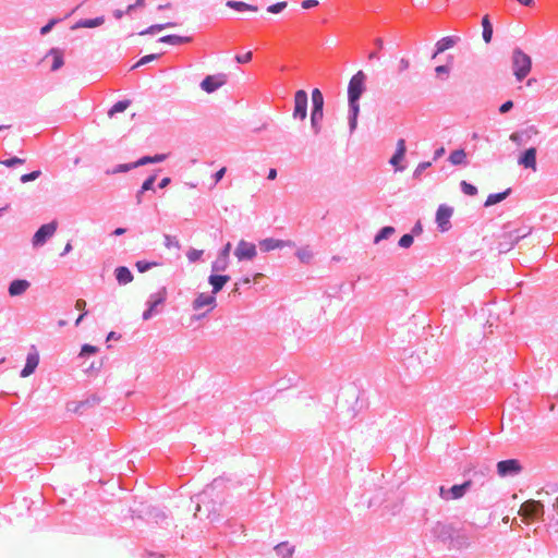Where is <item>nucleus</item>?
<instances>
[{"label": "nucleus", "mask_w": 558, "mask_h": 558, "mask_svg": "<svg viewBox=\"0 0 558 558\" xmlns=\"http://www.w3.org/2000/svg\"><path fill=\"white\" fill-rule=\"evenodd\" d=\"M302 8L305 9V10H310L312 8H315L318 5V1L317 0H304L302 3H301Z\"/></svg>", "instance_id": "obj_59"}, {"label": "nucleus", "mask_w": 558, "mask_h": 558, "mask_svg": "<svg viewBox=\"0 0 558 558\" xmlns=\"http://www.w3.org/2000/svg\"><path fill=\"white\" fill-rule=\"evenodd\" d=\"M101 398L98 395L93 393L86 399L77 402L73 411L76 413H83L86 409L94 408L95 405L99 404Z\"/></svg>", "instance_id": "obj_23"}, {"label": "nucleus", "mask_w": 558, "mask_h": 558, "mask_svg": "<svg viewBox=\"0 0 558 558\" xmlns=\"http://www.w3.org/2000/svg\"><path fill=\"white\" fill-rule=\"evenodd\" d=\"M105 23V16H97L94 19H81L71 28H94Z\"/></svg>", "instance_id": "obj_25"}, {"label": "nucleus", "mask_w": 558, "mask_h": 558, "mask_svg": "<svg viewBox=\"0 0 558 558\" xmlns=\"http://www.w3.org/2000/svg\"><path fill=\"white\" fill-rule=\"evenodd\" d=\"M85 307H86V301L85 300L78 299L75 302V308L78 310V311H82V313L86 312Z\"/></svg>", "instance_id": "obj_62"}, {"label": "nucleus", "mask_w": 558, "mask_h": 558, "mask_svg": "<svg viewBox=\"0 0 558 558\" xmlns=\"http://www.w3.org/2000/svg\"><path fill=\"white\" fill-rule=\"evenodd\" d=\"M456 533V527L451 523L437 521L429 530V533L426 534L434 542H439L446 545L448 548L450 543L453 539V534Z\"/></svg>", "instance_id": "obj_4"}, {"label": "nucleus", "mask_w": 558, "mask_h": 558, "mask_svg": "<svg viewBox=\"0 0 558 558\" xmlns=\"http://www.w3.org/2000/svg\"><path fill=\"white\" fill-rule=\"evenodd\" d=\"M538 133V130L535 125H529L526 129L513 132L510 135V141L514 143L518 146H521L525 143H527L533 135H536Z\"/></svg>", "instance_id": "obj_15"}, {"label": "nucleus", "mask_w": 558, "mask_h": 558, "mask_svg": "<svg viewBox=\"0 0 558 558\" xmlns=\"http://www.w3.org/2000/svg\"><path fill=\"white\" fill-rule=\"evenodd\" d=\"M511 192H512V189L508 187L502 192L489 194L484 203V206L490 207L493 205H496V204L505 201L511 194Z\"/></svg>", "instance_id": "obj_28"}, {"label": "nucleus", "mask_w": 558, "mask_h": 558, "mask_svg": "<svg viewBox=\"0 0 558 558\" xmlns=\"http://www.w3.org/2000/svg\"><path fill=\"white\" fill-rule=\"evenodd\" d=\"M290 244H291L290 241L267 238L259 242V247L263 252H270L272 250L282 248L286 245H290Z\"/></svg>", "instance_id": "obj_22"}, {"label": "nucleus", "mask_w": 558, "mask_h": 558, "mask_svg": "<svg viewBox=\"0 0 558 558\" xmlns=\"http://www.w3.org/2000/svg\"><path fill=\"white\" fill-rule=\"evenodd\" d=\"M29 287L31 283L26 279H14L8 287V293L12 298L21 296L28 290Z\"/></svg>", "instance_id": "obj_18"}, {"label": "nucleus", "mask_w": 558, "mask_h": 558, "mask_svg": "<svg viewBox=\"0 0 558 558\" xmlns=\"http://www.w3.org/2000/svg\"><path fill=\"white\" fill-rule=\"evenodd\" d=\"M227 169L225 167H222L221 169H219L215 174H214V180H215V183H218L225 175Z\"/></svg>", "instance_id": "obj_60"}, {"label": "nucleus", "mask_w": 558, "mask_h": 558, "mask_svg": "<svg viewBox=\"0 0 558 558\" xmlns=\"http://www.w3.org/2000/svg\"><path fill=\"white\" fill-rule=\"evenodd\" d=\"M227 83V75L223 73H219L216 75H207L202 82H201V88L211 94L219 89L221 86H223Z\"/></svg>", "instance_id": "obj_12"}, {"label": "nucleus", "mask_w": 558, "mask_h": 558, "mask_svg": "<svg viewBox=\"0 0 558 558\" xmlns=\"http://www.w3.org/2000/svg\"><path fill=\"white\" fill-rule=\"evenodd\" d=\"M61 19H51L46 25L40 28V35L45 36L51 32L53 26L58 24Z\"/></svg>", "instance_id": "obj_53"}, {"label": "nucleus", "mask_w": 558, "mask_h": 558, "mask_svg": "<svg viewBox=\"0 0 558 558\" xmlns=\"http://www.w3.org/2000/svg\"><path fill=\"white\" fill-rule=\"evenodd\" d=\"M131 105L130 100H120L116 102L109 110L108 114L110 117L114 116L116 113L123 112L128 109V107Z\"/></svg>", "instance_id": "obj_42"}, {"label": "nucleus", "mask_w": 558, "mask_h": 558, "mask_svg": "<svg viewBox=\"0 0 558 558\" xmlns=\"http://www.w3.org/2000/svg\"><path fill=\"white\" fill-rule=\"evenodd\" d=\"M366 75L363 71H357L350 80L348 85L349 113L348 122L350 133H353L357 126V117L360 113L359 100L365 92Z\"/></svg>", "instance_id": "obj_1"}, {"label": "nucleus", "mask_w": 558, "mask_h": 558, "mask_svg": "<svg viewBox=\"0 0 558 558\" xmlns=\"http://www.w3.org/2000/svg\"><path fill=\"white\" fill-rule=\"evenodd\" d=\"M460 190L463 194L468 196H475L478 193L477 187L465 180H462L460 182Z\"/></svg>", "instance_id": "obj_41"}, {"label": "nucleus", "mask_w": 558, "mask_h": 558, "mask_svg": "<svg viewBox=\"0 0 558 558\" xmlns=\"http://www.w3.org/2000/svg\"><path fill=\"white\" fill-rule=\"evenodd\" d=\"M216 304H217V302H216L215 294L198 293L192 303V307L194 311H199L201 308H203L205 306H209L210 308H214L216 306Z\"/></svg>", "instance_id": "obj_17"}, {"label": "nucleus", "mask_w": 558, "mask_h": 558, "mask_svg": "<svg viewBox=\"0 0 558 558\" xmlns=\"http://www.w3.org/2000/svg\"><path fill=\"white\" fill-rule=\"evenodd\" d=\"M171 183V179L166 177L163 179H161V181L158 183V187L159 189H165L167 187L169 184Z\"/></svg>", "instance_id": "obj_63"}, {"label": "nucleus", "mask_w": 558, "mask_h": 558, "mask_svg": "<svg viewBox=\"0 0 558 558\" xmlns=\"http://www.w3.org/2000/svg\"><path fill=\"white\" fill-rule=\"evenodd\" d=\"M396 232V229L391 226L383 227L375 235L374 243L377 244L383 240L389 239L393 233Z\"/></svg>", "instance_id": "obj_39"}, {"label": "nucleus", "mask_w": 558, "mask_h": 558, "mask_svg": "<svg viewBox=\"0 0 558 558\" xmlns=\"http://www.w3.org/2000/svg\"><path fill=\"white\" fill-rule=\"evenodd\" d=\"M231 251V243L228 242L219 252L218 256L229 259V254Z\"/></svg>", "instance_id": "obj_58"}, {"label": "nucleus", "mask_w": 558, "mask_h": 558, "mask_svg": "<svg viewBox=\"0 0 558 558\" xmlns=\"http://www.w3.org/2000/svg\"><path fill=\"white\" fill-rule=\"evenodd\" d=\"M175 26V23H172V22H168V23H165V24H155V25H151L149 27H147L146 29L140 32V35H148V34H155L157 32H160L165 28H168V27H173Z\"/></svg>", "instance_id": "obj_40"}, {"label": "nucleus", "mask_w": 558, "mask_h": 558, "mask_svg": "<svg viewBox=\"0 0 558 558\" xmlns=\"http://www.w3.org/2000/svg\"><path fill=\"white\" fill-rule=\"evenodd\" d=\"M307 93L303 89H299L294 94V109L293 118L298 120H305L307 117Z\"/></svg>", "instance_id": "obj_11"}, {"label": "nucleus", "mask_w": 558, "mask_h": 558, "mask_svg": "<svg viewBox=\"0 0 558 558\" xmlns=\"http://www.w3.org/2000/svg\"><path fill=\"white\" fill-rule=\"evenodd\" d=\"M536 156L537 149L535 147H529L524 149L518 158V163L525 169H536Z\"/></svg>", "instance_id": "obj_14"}, {"label": "nucleus", "mask_w": 558, "mask_h": 558, "mask_svg": "<svg viewBox=\"0 0 558 558\" xmlns=\"http://www.w3.org/2000/svg\"><path fill=\"white\" fill-rule=\"evenodd\" d=\"M134 165L135 162L118 165L116 168L112 169L111 173L116 174L121 172H128L134 168H137V166Z\"/></svg>", "instance_id": "obj_51"}, {"label": "nucleus", "mask_w": 558, "mask_h": 558, "mask_svg": "<svg viewBox=\"0 0 558 558\" xmlns=\"http://www.w3.org/2000/svg\"><path fill=\"white\" fill-rule=\"evenodd\" d=\"M160 54L158 53H151V54H146L144 57H142L134 65H133V69L135 68H138V66H142V65H145L156 59L159 58Z\"/></svg>", "instance_id": "obj_47"}, {"label": "nucleus", "mask_w": 558, "mask_h": 558, "mask_svg": "<svg viewBox=\"0 0 558 558\" xmlns=\"http://www.w3.org/2000/svg\"><path fill=\"white\" fill-rule=\"evenodd\" d=\"M288 3L286 1L277 2L267 8V11L272 14H278L282 12L287 8Z\"/></svg>", "instance_id": "obj_52"}, {"label": "nucleus", "mask_w": 558, "mask_h": 558, "mask_svg": "<svg viewBox=\"0 0 558 558\" xmlns=\"http://www.w3.org/2000/svg\"><path fill=\"white\" fill-rule=\"evenodd\" d=\"M112 15L116 20H121L125 15V12L123 10L117 9L113 10Z\"/></svg>", "instance_id": "obj_64"}, {"label": "nucleus", "mask_w": 558, "mask_h": 558, "mask_svg": "<svg viewBox=\"0 0 558 558\" xmlns=\"http://www.w3.org/2000/svg\"><path fill=\"white\" fill-rule=\"evenodd\" d=\"M405 150V142L401 138L398 141L397 149L389 160V163L395 167L396 171H402L405 168L404 166L400 165L401 160L404 158Z\"/></svg>", "instance_id": "obj_16"}, {"label": "nucleus", "mask_w": 558, "mask_h": 558, "mask_svg": "<svg viewBox=\"0 0 558 558\" xmlns=\"http://www.w3.org/2000/svg\"><path fill=\"white\" fill-rule=\"evenodd\" d=\"M531 231L532 229L530 227H522L504 232L497 244L498 253H508L520 242V240L531 234Z\"/></svg>", "instance_id": "obj_3"}, {"label": "nucleus", "mask_w": 558, "mask_h": 558, "mask_svg": "<svg viewBox=\"0 0 558 558\" xmlns=\"http://www.w3.org/2000/svg\"><path fill=\"white\" fill-rule=\"evenodd\" d=\"M275 551L277 556L281 558H292L294 553V546L289 545L288 542H282L275 546Z\"/></svg>", "instance_id": "obj_36"}, {"label": "nucleus", "mask_w": 558, "mask_h": 558, "mask_svg": "<svg viewBox=\"0 0 558 558\" xmlns=\"http://www.w3.org/2000/svg\"><path fill=\"white\" fill-rule=\"evenodd\" d=\"M226 5L230 9H233L239 12H243V11L256 12L258 10V8L256 5H252V4L245 3L243 1H235V0L227 1Z\"/></svg>", "instance_id": "obj_35"}, {"label": "nucleus", "mask_w": 558, "mask_h": 558, "mask_svg": "<svg viewBox=\"0 0 558 558\" xmlns=\"http://www.w3.org/2000/svg\"><path fill=\"white\" fill-rule=\"evenodd\" d=\"M159 43L169 44V45H183L192 41V37L190 36H180V35H166L158 39Z\"/></svg>", "instance_id": "obj_29"}, {"label": "nucleus", "mask_w": 558, "mask_h": 558, "mask_svg": "<svg viewBox=\"0 0 558 558\" xmlns=\"http://www.w3.org/2000/svg\"><path fill=\"white\" fill-rule=\"evenodd\" d=\"M230 281V276L220 274H210L208 283L213 287L211 293L217 294L220 292L227 282Z\"/></svg>", "instance_id": "obj_20"}, {"label": "nucleus", "mask_w": 558, "mask_h": 558, "mask_svg": "<svg viewBox=\"0 0 558 558\" xmlns=\"http://www.w3.org/2000/svg\"><path fill=\"white\" fill-rule=\"evenodd\" d=\"M435 72L438 77H442V75H448L450 73V65L449 64L437 65L435 68Z\"/></svg>", "instance_id": "obj_56"}, {"label": "nucleus", "mask_w": 558, "mask_h": 558, "mask_svg": "<svg viewBox=\"0 0 558 558\" xmlns=\"http://www.w3.org/2000/svg\"><path fill=\"white\" fill-rule=\"evenodd\" d=\"M409 66H410L409 60L405 58H402L399 62V71L403 72V71L408 70Z\"/></svg>", "instance_id": "obj_61"}, {"label": "nucleus", "mask_w": 558, "mask_h": 558, "mask_svg": "<svg viewBox=\"0 0 558 558\" xmlns=\"http://www.w3.org/2000/svg\"><path fill=\"white\" fill-rule=\"evenodd\" d=\"M168 155L166 154H156L154 156H143L137 161H135L134 166L141 167L146 166L148 163H158L162 162L167 159Z\"/></svg>", "instance_id": "obj_33"}, {"label": "nucleus", "mask_w": 558, "mask_h": 558, "mask_svg": "<svg viewBox=\"0 0 558 558\" xmlns=\"http://www.w3.org/2000/svg\"><path fill=\"white\" fill-rule=\"evenodd\" d=\"M41 174V171L40 170H35V171H32L29 173H25L23 174L21 178H20V181L22 183H27V182H31V181H35L36 179H38Z\"/></svg>", "instance_id": "obj_49"}, {"label": "nucleus", "mask_w": 558, "mask_h": 558, "mask_svg": "<svg viewBox=\"0 0 558 558\" xmlns=\"http://www.w3.org/2000/svg\"><path fill=\"white\" fill-rule=\"evenodd\" d=\"M470 544H471V538L465 533V531L456 529V533L453 534V539L450 543L449 548H454V549L468 548L470 546Z\"/></svg>", "instance_id": "obj_19"}, {"label": "nucleus", "mask_w": 558, "mask_h": 558, "mask_svg": "<svg viewBox=\"0 0 558 558\" xmlns=\"http://www.w3.org/2000/svg\"><path fill=\"white\" fill-rule=\"evenodd\" d=\"M58 228V222L56 220L45 223L38 228L32 239V244L34 247H39L46 244V242L53 236Z\"/></svg>", "instance_id": "obj_7"}, {"label": "nucleus", "mask_w": 558, "mask_h": 558, "mask_svg": "<svg viewBox=\"0 0 558 558\" xmlns=\"http://www.w3.org/2000/svg\"><path fill=\"white\" fill-rule=\"evenodd\" d=\"M24 162H25V160L22 158H19V157H12L9 159L0 160V163L8 168H13L15 166L23 165Z\"/></svg>", "instance_id": "obj_48"}, {"label": "nucleus", "mask_w": 558, "mask_h": 558, "mask_svg": "<svg viewBox=\"0 0 558 558\" xmlns=\"http://www.w3.org/2000/svg\"><path fill=\"white\" fill-rule=\"evenodd\" d=\"M49 54H51L53 57L51 71L56 72L59 69H61L64 64L63 53L59 49L52 48L49 51Z\"/></svg>", "instance_id": "obj_37"}, {"label": "nucleus", "mask_w": 558, "mask_h": 558, "mask_svg": "<svg viewBox=\"0 0 558 558\" xmlns=\"http://www.w3.org/2000/svg\"><path fill=\"white\" fill-rule=\"evenodd\" d=\"M229 266V259L219 257L211 263V274H219L226 271Z\"/></svg>", "instance_id": "obj_38"}, {"label": "nucleus", "mask_w": 558, "mask_h": 558, "mask_svg": "<svg viewBox=\"0 0 558 558\" xmlns=\"http://www.w3.org/2000/svg\"><path fill=\"white\" fill-rule=\"evenodd\" d=\"M459 40V37L456 36H446L439 39L435 45V52L433 53V58L436 57V54L441 53L446 51L447 49L453 47L457 41Z\"/></svg>", "instance_id": "obj_24"}, {"label": "nucleus", "mask_w": 558, "mask_h": 558, "mask_svg": "<svg viewBox=\"0 0 558 558\" xmlns=\"http://www.w3.org/2000/svg\"><path fill=\"white\" fill-rule=\"evenodd\" d=\"M298 258L305 264H308L313 258V252L308 247H302L296 251Z\"/></svg>", "instance_id": "obj_43"}, {"label": "nucleus", "mask_w": 558, "mask_h": 558, "mask_svg": "<svg viewBox=\"0 0 558 558\" xmlns=\"http://www.w3.org/2000/svg\"><path fill=\"white\" fill-rule=\"evenodd\" d=\"M38 363H39L38 353L37 352L28 353L27 357H26V363H25L24 367L22 368L20 376L23 378L31 376L37 368Z\"/></svg>", "instance_id": "obj_21"}, {"label": "nucleus", "mask_w": 558, "mask_h": 558, "mask_svg": "<svg viewBox=\"0 0 558 558\" xmlns=\"http://www.w3.org/2000/svg\"><path fill=\"white\" fill-rule=\"evenodd\" d=\"M414 235H418V221H416L411 230V233L403 234L399 240V246L402 248L410 247L414 242Z\"/></svg>", "instance_id": "obj_30"}, {"label": "nucleus", "mask_w": 558, "mask_h": 558, "mask_svg": "<svg viewBox=\"0 0 558 558\" xmlns=\"http://www.w3.org/2000/svg\"><path fill=\"white\" fill-rule=\"evenodd\" d=\"M453 215V207L447 205V204H441L438 206L437 208V211H436V217H435V221H436V225H437V229L444 233V232H447L451 229V222H450V219Z\"/></svg>", "instance_id": "obj_8"}, {"label": "nucleus", "mask_w": 558, "mask_h": 558, "mask_svg": "<svg viewBox=\"0 0 558 558\" xmlns=\"http://www.w3.org/2000/svg\"><path fill=\"white\" fill-rule=\"evenodd\" d=\"M98 351V348L92 344H84L81 349V356H89L95 354Z\"/></svg>", "instance_id": "obj_54"}, {"label": "nucleus", "mask_w": 558, "mask_h": 558, "mask_svg": "<svg viewBox=\"0 0 558 558\" xmlns=\"http://www.w3.org/2000/svg\"><path fill=\"white\" fill-rule=\"evenodd\" d=\"M252 58H253L252 51H247V52H245L243 54H236L235 56L236 62L241 63V64L250 62L252 60Z\"/></svg>", "instance_id": "obj_55"}, {"label": "nucleus", "mask_w": 558, "mask_h": 558, "mask_svg": "<svg viewBox=\"0 0 558 558\" xmlns=\"http://www.w3.org/2000/svg\"><path fill=\"white\" fill-rule=\"evenodd\" d=\"M135 266H136L137 270L143 274V272L148 271L153 267L158 266V263L148 262V260H137Z\"/></svg>", "instance_id": "obj_44"}, {"label": "nucleus", "mask_w": 558, "mask_h": 558, "mask_svg": "<svg viewBox=\"0 0 558 558\" xmlns=\"http://www.w3.org/2000/svg\"><path fill=\"white\" fill-rule=\"evenodd\" d=\"M496 469L500 477H510L520 474L523 466L518 459H506L497 462Z\"/></svg>", "instance_id": "obj_9"}, {"label": "nucleus", "mask_w": 558, "mask_h": 558, "mask_svg": "<svg viewBox=\"0 0 558 558\" xmlns=\"http://www.w3.org/2000/svg\"><path fill=\"white\" fill-rule=\"evenodd\" d=\"M448 159L453 166H466L468 165L466 153L462 148L452 150L450 153Z\"/></svg>", "instance_id": "obj_31"}, {"label": "nucleus", "mask_w": 558, "mask_h": 558, "mask_svg": "<svg viewBox=\"0 0 558 558\" xmlns=\"http://www.w3.org/2000/svg\"><path fill=\"white\" fill-rule=\"evenodd\" d=\"M155 181H156V174H151L149 175L142 184L141 189H142V192H148V191H153L155 192V189H154V185H155Z\"/></svg>", "instance_id": "obj_46"}, {"label": "nucleus", "mask_w": 558, "mask_h": 558, "mask_svg": "<svg viewBox=\"0 0 558 558\" xmlns=\"http://www.w3.org/2000/svg\"><path fill=\"white\" fill-rule=\"evenodd\" d=\"M114 277L119 284L125 286L133 281L132 271L125 266H119L114 269Z\"/></svg>", "instance_id": "obj_26"}, {"label": "nucleus", "mask_w": 558, "mask_h": 558, "mask_svg": "<svg viewBox=\"0 0 558 558\" xmlns=\"http://www.w3.org/2000/svg\"><path fill=\"white\" fill-rule=\"evenodd\" d=\"M256 246L255 244L247 242L245 240H241L235 250L234 256L241 260H252L256 256Z\"/></svg>", "instance_id": "obj_13"}, {"label": "nucleus", "mask_w": 558, "mask_h": 558, "mask_svg": "<svg viewBox=\"0 0 558 558\" xmlns=\"http://www.w3.org/2000/svg\"><path fill=\"white\" fill-rule=\"evenodd\" d=\"M473 486L472 480H466L461 484H454L450 488H445V486L439 487V496L444 500H457L462 498Z\"/></svg>", "instance_id": "obj_6"}, {"label": "nucleus", "mask_w": 558, "mask_h": 558, "mask_svg": "<svg viewBox=\"0 0 558 558\" xmlns=\"http://www.w3.org/2000/svg\"><path fill=\"white\" fill-rule=\"evenodd\" d=\"M514 107V104L512 100H506L505 102H502L500 106H499V112L501 114H506L508 113L510 110H512V108Z\"/></svg>", "instance_id": "obj_57"}, {"label": "nucleus", "mask_w": 558, "mask_h": 558, "mask_svg": "<svg viewBox=\"0 0 558 558\" xmlns=\"http://www.w3.org/2000/svg\"><path fill=\"white\" fill-rule=\"evenodd\" d=\"M167 298L166 288L160 289L158 292L149 295L146 305L147 308L143 312V319L148 320L157 313V306L165 303Z\"/></svg>", "instance_id": "obj_10"}, {"label": "nucleus", "mask_w": 558, "mask_h": 558, "mask_svg": "<svg viewBox=\"0 0 558 558\" xmlns=\"http://www.w3.org/2000/svg\"><path fill=\"white\" fill-rule=\"evenodd\" d=\"M481 24L483 27V32H482L483 40L485 41V44H489L493 39L494 27H493V23H492L488 14H485L482 17Z\"/></svg>", "instance_id": "obj_27"}, {"label": "nucleus", "mask_w": 558, "mask_h": 558, "mask_svg": "<svg viewBox=\"0 0 558 558\" xmlns=\"http://www.w3.org/2000/svg\"><path fill=\"white\" fill-rule=\"evenodd\" d=\"M203 254H204V251H202V250L190 248L186 252V257L190 263H196L202 258Z\"/></svg>", "instance_id": "obj_45"}, {"label": "nucleus", "mask_w": 558, "mask_h": 558, "mask_svg": "<svg viewBox=\"0 0 558 558\" xmlns=\"http://www.w3.org/2000/svg\"><path fill=\"white\" fill-rule=\"evenodd\" d=\"M523 521H544L545 507L539 500L529 499L524 501L519 510Z\"/></svg>", "instance_id": "obj_5"}, {"label": "nucleus", "mask_w": 558, "mask_h": 558, "mask_svg": "<svg viewBox=\"0 0 558 558\" xmlns=\"http://www.w3.org/2000/svg\"><path fill=\"white\" fill-rule=\"evenodd\" d=\"M512 72L518 82H522L531 72L532 59L520 48H514L512 51Z\"/></svg>", "instance_id": "obj_2"}, {"label": "nucleus", "mask_w": 558, "mask_h": 558, "mask_svg": "<svg viewBox=\"0 0 558 558\" xmlns=\"http://www.w3.org/2000/svg\"><path fill=\"white\" fill-rule=\"evenodd\" d=\"M323 118L324 111H311V129L315 135H318L322 131Z\"/></svg>", "instance_id": "obj_32"}, {"label": "nucleus", "mask_w": 558, "mask_h": 558, "mask_svg": "<svg viewBox=\"0 0 558 558\" xmlns=\"http://www.w3.org/2000/svg\"><path fill=\"white\" fill-rule=\"evenodd\" d=\"M311 111H324V96L320 89L314 88L312 90V110Z\"/></svg>", "instance_id": "obj_34"}, {"label": "nucleus", "mask_w": 558, "mask_h": 558, "mask_svg": "<svg viewBox=\"0 0 558 558\" xmlns=\"http://www.w3.org/2000/svg\"><path fill=\"white\" fill-rule=\"evenodd\" d=\"M163 244L167 248H171V247L180 248V242L177 239V236H173V235L165 234Z\"/></svg>", "instance_id": "obj_50"}]
</instances>
